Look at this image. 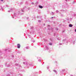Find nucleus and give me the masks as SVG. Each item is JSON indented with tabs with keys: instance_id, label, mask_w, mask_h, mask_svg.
<instances>
[{
	"instance_id": "12",
	"label": "nucleus",
	"mask_w": 76,
	"mask_h": 76,
	"mask_svg": "<svg viewBox=\"0 0 76 76\" xmlns=\"http://www.w3.org/2000/svg\"><path fill=\"white\" fill-rule=\"evenodd\" d=\"M2 54V53L1 51H0V56H1Z\"/></svg>"
},
{
	"instance_id": "5",
	"label": "nucleus",
	"mask_w": 76,
	"mask_h": 76,
	"mask_svg": "<svg viewBox=\"0 0 76 76\" xmlns=\"http://www.w3.org/2000/svg\"><path fill=\"white\" fill-rule=\"evenodd\" d=\"M5 66H6V67H9V66H10V64H8L7 65V63H6L5 64Z\"/></svg>"
},
{
	"instance_id": "21",
	"label": "nucleus",
	"mask_w": 76,
	"mask_h": 76,
	"mask_svg": "<svg viewBox=\"0 0 76 76\" xmlns=\"http://www.w3.org/2000/svg\"><path fill=\"white\" fill-rule=\"evenodd\" d=\"M75 41H74L73 42V44H75Z\"/></svg>"
},
{
	"instance_id": "23",
	"label": "nucleus",
	"mask_w": 76,
	"mask_h": 76,
	"mask_svg": "<svg viewBox=\"0 0 76 76\" xmlns=\"http://www.w3.org/2000/svg\"><path fill=\"white\" fill-rule=\"evenodd\" d=\"M38 61L39 62H41V60H39Z\"/></svg>"
},
{
	"instance_id": "37",
	"label": "nucleus",
	"mask_w": 76,
	"mask_h": 76,
	"mask_svg": "<svg viewBox=\"0 0 76 76\" xmlns=\"http://www.w3.org/2000/svg\"><path fill=\"white\" fill-rule=\"evenodd\" d=\"M32 34H34V31H33V32H32Z\"/></svg>"
},
{
	"instance_id": "20",
	"label": "nucleus",
	"mask_w": 76,
	"mask_h": 76,
	"mask_svg": "<svg viewBox=\"0 0 76 76\" xmlns=\"http://www.w3.org/2000/svg\"><path fill=\"white\" fill-rule=\"evenodd\" d=\"M66 39H65L64 40H63V41L64 42V41H66Z\"/></svg>"
},
{
	"instance_id": "61",
	"label": "nucleus",
	"mask_w": 76,
	"mask_h": 76,
	"mask_svg": "<svg viewBox=\"0 0 76 76\" xmlns=\"http://www.w3.org/2000/svg\"><path fill=\"white\" fill-rule=\"evenodd\" d=\"M75 25L76 26V24H75Z\"/></svg>"
},
{
	"instance_id": "32",
	"label": "nucleus",
	"mask_w": 76,
	"mask_h": 76,
	"mask_svg": "<svg viewBox=\"0 0 76 76\" xmlns=\"http://www.w3.org/2000/svg\"><path fill=\"white\" fill-rule=\"evenodd\" d=\"M52 13L53 14V15H54V12H52Z\"/></svg>"
},
{
	"instance_id": "6",
	"label": "nucleus",
	"mask_w": 76,
	"mask_h": 76,
	"mask_svg": "<svg viewBox=\"0 0 76 76\" xmlns=\"http://www.w3.org/2000/svg\"><path fill=\"white\" fill-rule=\"evenodd\" d=\"M39 8H40V9H42V8H43V7L40 5L39 6Z\"/></svg>"
},
{
	"instance_id": "55",
	"label": "nucleus",
	"mask_w": 76,
	"mask_h": 76,
	"mask_svg": "<svg viewBox=\"0 0 76 76\" xmlns=\"http://www.w3.org/2000/svg\"><path fill=\"white\" fill-rule=\"evenodd\" d=\"M53 18H54V17H51L52 19H53Z\"/></svg>"
},
{
	"instance_id": "29",
	"label": "nucleus",
	"mask_w": 76,
	"mask_h": 76,
	"mask_svg": "<svg viewBox=\"0 0 76 76\" xmlns=\"http://www.w3.org/2000/svg\"><path fill=\"white\" fill-rule=\"evenodd\" d=\"M18 64H15V66H18Z\"/></svg>"
},
{
	"instance_id": "35",
	"label": "nucleus",
	"mask_w": 76,
	"mask_h": 76,
	"mask_svg": "<svg viewBox=\"0 0 76 76\" xmlns=\"http://www.w3.org/2000/svg\"><path fill=\"white\" fill-rule=\"evenodd\" d=\"M38 22H41V20H38Z\"/></svg>"
},
{
	"instance_id": "17",
	"label": "nucleus",
	"mask_w": 76,
	"mask_h": 76,
	"mask_svg": "<svg viewBox=\"0 0 76 76\" xmlns=\"http://www.w3.org/2000/svg\"><path fill=\"white\" fill-rule=\"evenodd\" d=\"M23 2H20V4H23Z\"/></svg>"
},
{
	"instance_id": "43",
	"label": "nucleus",
	"mask_w": 76,
	"mask_h": 76,
	"mask_svg": "<svg viewBox=\"0 0 76 76\" xmlns=\"http://www.w3.org/2000/svg\"><path fill=\"white\" fill-rule=\"evenodd\" d=\"M52 31H53V28H52Z\"/></svg>"
},
{
	"instance_id": "39",
	"label": "nucleus",
	"mask_w": 76,
	"mask_h": 76,
	"mask_svg": "<svg viewBox=\"0 0 76 76\" xmlns=\"http://www.w3.org/2000/svg\"><path fill=\"white\" fill-rule=\"evenodd\" d=\"M8 12H10V10H8Z\"/></svg>"
},
{
	"instance_id": "13",
	"label": "nucleus",
	"mask_w": 76,
	"mask_h": 76,
	"mask_svg": "<svg viewBox=\"0 0 76 76\" xmlns=\"http://www.w3.org/2000/svg\"><path fill=\"white\" fill-rule=\"evenodd\" d=\"M66 70L65 69H62V72H64V71H65Z\"/></svg>"
},
{
	"instance_id": "51",
	"label": "nucleus",
	"mask_w": 76,
	"mask_h": 76,
	"mask_svg": "<svg viewBox=\"0 0 76 76\" xmlns=\"http://www.w3.org/2000/svg\"><path fill=\"white\" fill-rule=\"evenodd\" d=\"M12 18H15L14 17H13V16H12Z\"/></svg>"
},
{
	"instance_id": "60",
	"label": "nucleus",
	"mask_w": 76,
	"mask_h": 76,
	"mask_svg": "<svg viewBox=\"0 0 76 76\" xmlns=\"http://www.w3.org/2000/svg\"><path fill=\"white\" fill-rule=\"evenodd\" d=\"M5 71H6V70H4V72H5Z\"/></svg>"
},
{
	"instance_id": "36",
	"label": "nucleus",
	"mask_w": 76,
	"mask_h": 76,
	"mask_svg": "<svg viewBox=\"0 0 76 76\" xmlns=\"http://www.w3.org/2000/svg\"><path fill=\"white\" fill-rule=\"evenodd\" d=\"M33 28H34L33 27H31V29H32Z\"/></svg>"
},
{
	"instance_id": "53",
	"label": "nucleus",
	"mask_w": 76,
	"mask_h": 76,
	"mask_svg": "<svg viewBox=\"0 0 76 76\" xmlns=\"http://www.w3.org/2000/svg\"><path fill=\"white\" fill-rule=\"evenodd\" d=\"M1 1H3V0H1Z\"/></svg>"
},
{
	"instance_id": "22",
	"label": "nucleus",
	"mask_w": 76,
	"mask_h": 76,
	"mask_svg": "<svg viewBox=\"0 0 76 76\" xmlns=\"http://www.w3.org/2000/svg\"><path fill=\"white\" fill-rule=\"evenodd\" d=\"M56 31H58V28H56Z\"/></svg>"
},
{
	"instance_id": "1",
	"label": "nucleus",
	"mask_w": 76,
	"mask_h": 76,
	"mask_svg": "<svg viewBox=\"0 0 76 76\" xmlns=\"http://www.w3.org/2000/svg\"><path fill=\"white\" fill-rule=\"evenodd\" d=\"M23 64H26V65L27 66H31V64H29V63H28V61H26V63L25 62H23Z\"/></svg>"
},
{
	"instance_id": "9",
	"label": "nucleus",
	"mask_w": 76,
	"mask_h": 76,
	"mask_svg": "<svg viewBox=\"0 0 76 76\" xmlns=\"http://www.w3.org/2000/svg\"><path fill=\"white\" fill-rule=\"evenodd\" d=\"M69 27H72V26H73V25L72 24H70L69 25Z\"/></svg>"
},
{
	"instance_id": "24",
	"label": "nucleus",
	"mask_w": 76,
	"mask_h": 76,
	"mask_svg": "<svg viewBox=\"0 0 76 76\" xmlns=\"http://www.w3.org/2000/svg\"><path fill=\"white\" fill-rule=\"evenodd\" d=\"M57 39L58 40H60V38H57Z\"/></svg>"
},
{
	"instance_id": "19",
	"label": "nucleus",
	"mask_w": 76,
	"mask_h": 76,
	"mask_svg": "<svg viewBox=\"0 0 76 76\" xmlns=\"http://www.w3.org/2000/svg\"><path fill=\"white\" fill-rule=\"evenodd\" d=\"M28 37H29V38H31V37L30 35H28Z\"/></svg>"
},
{
	"instance_id": "16",
	"label": "nucleus",
	"mask_w": 76,
	"mask_h": 76,
	"mask_svg": "<svg viewBox=\"0 0 76 76\" xmlns=\"http://www.w3.org/2000/svg\"><path fill=\"white\" fill-rule=\"evenodd\" d=\"M1 9L2 10V11H3V7H1Z\"/></svg>"
},
{
	"instance_id": "25",
	"label": "nucleus",
	"mask_w": 76,
	"mask_h": 76,
	"mask_svg": "<svg viewBox=\"0 0 76 76\" xmlns=\"http://www.w3.org/2000/svg\"><path fill=\"white\" fill-rule=\"evenodd\" d=\"M47 69H49V66H48L47 67Z\"/></svg>"
},
{
	"instance_id": "30",
	"label": "nucleus",
	"mask_w": 76,
	"mask_h": 76,
	"mask_svg": "<svg viewBox=\"0 0 76 76\" xmlns=\"http://www.w3.org/2000/svg\"><path fill=\"white\" fill-rule=\"evenodd\" d=\"M7 50H8L7 49H5V51H7Z\"/></svg>"
},
{
	"instance_id": "11",
	"label": "nucleus",
	"mask_w": 76,
	"mask_h": 76,
	"mask_svg": "<svg viewBox=\"0 0 76 76\" xmlns=\"http://www.w3.org/2000/svg\"><path fill=\"white\" fill-rule=\"evenodd\" d=\"M49 44L50 45H52L53 43H49Z\"/></svg>"
},
{
	"instance_id": "49",
	"label": "nucleus",
	"mask_w": 76,
	"mask_h": 76,
	"mask_svg": "<svg viewBox=\"0 0 76 76\" xmlns=\"http://www.w3.org/2000/svg\"><path fill=\"white\" fill-rule=\"evenodd\" d=\"M19 67H21V66H20V65H19Z\"/></svg>"
},
{
	"instance_id": "59",
	"label": "nucleus",
	"mask_w": 76,
	"mask_h": 76,
	"mask_svg": "<svg viewBox=\"0 0 76 76\" xmlns=\"http://www.w3.org/2000/svg\"><path fill=\"white\" fill-rule=\"evenodd\" d=\"M56 63H57V61H56Z\"/></svg>"
},
{
	"instance_id": "7",
	"label": "nucleus",
	"mask_w": 76,
	"mask_h": 76,
	"mask_svg": "<svg viewBox=\"0 0 76 76\" xmlns=\"http://www.w3.org/2000/svg\"><path fill=\"white\" fill-rule=\"evenodd\" d=\"M53 71L55 72V73H56V75H57V71H56L55 70H53Z\"/></svg>"
},
{
	"instance_id": "62",
	"label": "nucleus",
	"mask_w": 76,
	"mask_h": 76,
	"mask_svg": "<svg viewBox=\"0 0 76 76\" xmlns=\"http://www.w3.org/2000/svg\"><path fill=\"white\" fill-rule=\"evenodd\" d=\"M50 72H51V71H50Z\"/></svg>"
},
{
	"instance_id": "26",
	"label": "nucleus",
	"mask_w": 76,
	"mask_h": 76,
	"mask_svg": "<svg viewBox=\"0 0 76 76\" xmlns=\"http://www.w3.org/2000/svg\"><path fill=\"white\" fill-rule=\"evenodd\" d=\"M73 16H76V15L75 14H74L73 15Z\"/></svg>"
},
{
	"instance_id": "15",
	"label": "nucleus",
	"mask_w": 76,
	"mask_h": 76,
	"mask_svg": "<svg viewBox=\"0 0 76 76\" xmlns=\"http://www.w3.org/2000/svg\"><path fill=\"white\" fill-rule=\"evenodd\" d=\"M26 49H29V47H26Z\"/></svg>"
},
{
	"instance_id": "58",
	"label": "nucleus",
	"mask_w": 76,
	"mask_h": 76,
	"mask_svg": "<svg viewBox=\"0 0 76 76\" xmlns=\"http://www.w3.org/2000/svg\"><path fill=\"white\" fill-rule=\"evenodd\" d=\"M49 22H51V21H49Z\"/></svg>"
},
{
	"instance_id": "41",
	"label": "nucleus",
	"mask_w": 76,
	"mask_h": 76,
	"mask_svg": "<svg viewBox=\"0 0 76 76\" xmlns=\"http://www.w3.org/2000/svg\"><path fill=\"white\" fill-rule=\"evenodd\" d=\"M61 73H62V72H60V74L61 75Z\"/></svg>"
},
{
	"instance_id": "2",
	"label": "nucleus",
	"mask_w": 76,
	"mask_h": 76,
	"mask_svg": "<svg viewBox=\"0 0 76 76\" xmlns=\"http://www.w3.org/2000/svg\"><path fill=\"white\" fill-rule=\"evenodd\" d=\"M20 14V12L19 11L18 12V13H15L14 14V16H15V17L16 16V15H19V14ZM20 14L22 15V14Z\"/></svg>"
},
{
	"instance_id": "31",
	"label": "nucleus",
	"mask_w": 76,
	"mask_h": 76,
	"mask_svg": "<svg viewBox=\"0 0 76 76\" xmlns=\"http://www.w3.org/2000/svg\"><path fill=\"white\" fill-rule=\"evenodd\" d=\"M31 4H34V3L33 2H32Z\"/></svg>"
},
{
	"instance_id": "54",
	"label": "nucleus",
	"mask_w": 76,
	"mask_h": 76,
	"mask_svg": "<svg viewBox=\"0 0 76 76\" xmlns=\"http://www.w3.org/2000/svg\"><path fill=\"white\" fill-rule=\"evenodd\" d=\"M39 17V16H37V18H38Z\"/></svg>"
},
{
	"instance_id": "8",
	"label": "nucleus",
	"mask_w": 76,
	"mask_h": 76,
	"mask_svg": "<svg viewBox=\"0 0 76 76\" xmlns=\"http://www.w3.org/2000/svg\"><path fill=\"white\" fill-rule=\"evenodd\" d=\"M45 48H46L47 50H49V48H48V46H46L45 47Z\"/></svg>"
},
{
	"instance_id": "52",
	"label": "nucleus",
	"mask_w": 76,
	"mask_h": 76,
	"mask_svg": "<svg viewBox=\"0 0 76 76\" xmlns=\"http://www.w3.org/2000/svg\"><path fill=\"white\" fill-rule=\"evenodd\" d=\"M63 32H64V31H62Z\"/></svg>"
},
{
	"instance_id": "42",
	"label": "nucleus",
	"mask_w": 76,
	"mask_h": 76,
	"mask_svg": "<svg viewBox=\"0 0 76 76\" xmlns=\"http://www.w3.org/2000/svg\"><path fill=\"white\" fill-rule=\"evenodd\" d=\"M33 42H35V40H34L33 41Z\"/></svg>"
},
{
	"instance_id": "4",
	"label": "nucleus",
	"mask_w": 76,
	"mask_h": 76,
	"mask_svg": "<svg viewBox=\"0 0 76 76\" xmlns=\"http://www.w3.org/2000/svg\"><path fill=\"white\" fill-rule=\"evenodd\" d=\"M20 44H18L17 45V48H20Z\"/></svg>"
},
{
	"instance_id": "57",
	"label": "nucleus",
	"mask_w": 76,
	"mask_h": 76,
	"mask_svg": "<svg viewBox=\"0 0 76 76\" xmlns=\"http://www.w3.org/2000/svg\"><path fill=\"white\" fill-rule=\"evenodd\" d=\"M32 32H30V34H31Z\"/></svg>"
},
{
	"instance_id": "10",
	"label": "nucleus",
	"mask_w": 76,
	"mask_h": 76,
	"mask_svg": "<svg viewBox=\"0 0 76 76\" xmlns=\"http://www.w3.org/2000/svg\"><path fill=\"white\" fill-rule=\"evenodd\" d=\"M10 12H12V11H13V8H10Z\"/></svg>"
},
{
	"instance_id": "34",
	"label": "nucleus",
	"mask_w": 76,
	"mask_h": 76,
	"mask_svg": "<svg viewBox=\"0 0 76 76\" xmlns=\"http://www.w3.org/2000/svg\"><path fill=\"white\" fill-rule=\"evenodd\" d=\"M6 7H9V6H8V5H6Z\"/></svg>"
},
{
	"instance_id": "28",
	"label": "nucleus",
	"mask_w": 76,
	"mask_h": 76,
	"mask_svg": "<svg viewBox=\"0 0 76 76\" xmlns=\"http://www.w3.org/2000/svg\"><path fill=\"white\" fill-rule=\"evenodd\" d=\"M56 13H58V10H56Z\"/></svg>"
},
{
	"instance_id": "48",
	"label": "nucleus",
	"mask_w": 76,
	"mask_h": 76,
	"mask_svg": "<svg viewBox=\"0 0 76 76\" xmlns=\"http://www.w3.org/2000/svg\"><path fill=\"white\" fill-rule=\"evenodd\" d=\"M56 35V34L55 33L54 34V36H55Z\"/></svg>"
},
{
	"instance_id": "56",
	"label": "nucleus",
	"mask_w": 76,
	"mask_h": 76,
	"mask_svg": "<svg viewBox=\"0 0 76 76\" xmlns=\"http://www.w3.org/2000/svg\"><path fill=\"white\" fill-rule=\"evenodd\" d=\"M43 25H44V26H45V24H43Z\"/></svg>"
},
{
	"instance_id": "47",
	"label": "nucleus",
	"mask_w": 76,
	"mask_h": 76,
	"mask_svg": "<svg viewBox=\"0 0 76 76\" xmlns=\"http://www.w3.org/2000/svg\"><path fill=\"white\" fill-rule=\"evenodd\" d=\"M75 32H76V29L75 30Z\"/></svg>"
},
{
	"instance_id": "50",
	"label": "nucleus",
	"mask_w": 76,
	"mask_h": 76,
	"mask_svg": "<svg viewBox=\"0 0 76 76\" xmlns=\"http://www.w3.org/2000/svg\"><path fill=\"white\" fill-rule=\"evenodd\" d=\"M19 75H20V76H22V75L21 74H19Z\"/></svg>"
},
{
	"instance_id": "44",
	"label": "nucleus",
	"mask_w": 76,
	"mask_h": 76,
	"mask_svg": "<svg viewBox=\"0 0 76 76\" xmlns=\"http://www.w3.org/2000/svg\"><path fill=\"white\" fill-rule=\"evenodd\" d=\"M63 8H64L65 7H64V6H63Z\"/></svg>"
},
{
	"instance_id": "27",
	"label": "nucleus",
	"mask_w": 76,
	"mask_h": 76,
	"mask_svg": "<svg viewBox=\"0 0 76 76\" xmlns=\"http://www.w3.org/2000/svg\"><path fill=\"white\" fill-rule=\"evenodd\" d=\"M7 76H10V75L9 74H7Z\"/></svg>"
},
{
	"instance_id": "45",
	"label": "nucleus",
	"mask_w": 76,
	"mask_h": 76,
	"mask_svg": "<svg viewBox=\"0 0 76 76\" xmlns=\"http://www.w3.org/2000/svg\"><path fill=\"white\" fill-rule=\"evenodd\" d=\"M70 76H73V75H70Z\"/></svg>"
},
{
	"instance_id": "46",
	"label": "nucleus",
	"mask_w": 76,
	"mask_h": 76,
	"mask_svg": "<svg viewBox=\"0 0 76 76\" xmlns=\"http://www.w3.org/2000/svg\"><path fill=\"white\" fill-rule=\"evenodd\" d=\"M29 19V18L27 17V19Z\"/></svg>"
},
{
	"instance_id": "38",
	"label": "nucleus",
	"mask_w": 76,
	"mask_h": 76,
	"mask_svg": "<svg viewBox=\"0 0 76 76\" xmlns=\"http://www.w3.org/2000/svg\"><path fill=\"white\" fill-rule=\"evenodd\" d=\"M59 45H62V43H59Z\"/></svg>"
},
{
	"instance_id": "40",
	"label": "nucleus",
	"mask_w": 76,
	"mask_h": 76,
	"mask_svg": "<svg viewBox=\"0 0 76 76\" xmlns=\"http://www.w3.org/2000/svg\"><path fill=\"white\" fill-rule=\"evenodd\" d=\"M8 51V52H10V51H11V50H9Z\"/></svg>"
},
{
	"instance_id": "3",
	"label": "nucleus",
	"mask_w": 76,
	"mask_h": 76,
	"mask_svg": "<svg viewBox=\"0 0 76 76\" xmlns=\"http://www.w3.org/2000/svg\"><path fill=\"white\" fill-rule=\"evenodd\" d=\"M27 9V7H23V10H21V12H23V10H24V9Z\"/></svg>"
},
{
	"instance_id": "18",
	"label": "nucleus",
	"mask_w": 76,
	"mask_h": 76,
	"mask_svg": "<svg viewBox=\"0 0 76 76\" xmlns=\"http://www.w3.org/2000/svg\"><path fill=\"white\" fill-rule=\"evenodd\" d=\"M30 9H31V8L30 7H28V10H30Z\"/></svg>"
},
{
	"instance_id": "14",
	"label": "nucleus",
	"mask_w": 76,
	"mask_h": 76,
	"mask_svg": "<svg viewBox=\"0 0 76 76\" xmlns=\"http://www.w3.org/2000/svg\"><path fill=\"white\" fill-rule=\"evenodd\" d=\"M48 26V29H49V27H50V25H48V26Z\"/></svg>"
},
{
	"instance_id": "33",
	"label": "nucleus",
	"mask_w": 76,
	"mask_h": 76,
	"mask_svg": "<svg viewBox=\"0 0 76 76\" xmlns=\"http://www.w3.org/2000/svg\"><path fill=\"white\" fill-rule=\"evenodd\" d=\"M12 58H13V57H14V56L12 55Z\"/></svg>"
}]
</instances>
